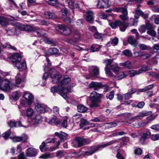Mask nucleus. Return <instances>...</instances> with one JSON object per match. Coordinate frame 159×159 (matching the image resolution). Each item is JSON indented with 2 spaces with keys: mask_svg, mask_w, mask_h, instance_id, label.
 Masks as SVG:
<instances>
[{
  "mask_svg": "<svg viewBox=\"0 0 159 159\" xmlns=\"http://www.w3.org/2000/svg\"><path fill=\"white\" fill-rule=\"evenodd\" d=\"M49 73L52 79V82L53 83L55 84L59 82L57 87L53 86L51 87V92L53 93H58L65 99H66L67 98V93L70 92V89H71L72 87L74 86L75 84L72 83L66 88V85L70 82V78L68 76H65L63 79L59 81L61 77V75L54 68L50 70Z\"/></svg>",
  "mask_w": 159,
  "mask_h": 159,
  "instance_id": "f257e3e1",
  "label": "nucleus"
},
{
  "mask_svg": "<svg viewBox=\"0 0 159 159\" xmlns=\"http://www.w3.org/2000/svg\"><path fill=\"white\" fill-rule=\"evenodd\" d=\"M117 142V140H112L109 142L104 144L98 145L90 147L88 148V150L85 151L83 154V155L85 156H89L94 153L97 151L101 150L103 148L107 146L111 145Z\"/></svg>",
  "mask_w": 159,
  "mask_h": 159,
  "instance_id": "f03ea898",
  "label": "nucleus"
},
{
  "mask_svg": "<svg viewBox=\"0 0 159 159\" xmlns=\"http://www.w3.org/2000/svg\"><path fill=\"white\" fill-rule=\"evenodd\" d=\"M110 26L113 29H115L118 26H120V30L121 31H125L128 26V23L125 21L122 22L119 20H116L109 23Z\"/></svg>",
  "mask_w": 159,
  "mask_h": 159,
  "instance_id": "7ed1b4c3",
  "label": "nucleus"
},
{
  "mask_svg": "<svg viewBox=\"0 0 159 159\" xmlns=\"http://www.w3.org/2000/svg\"><path fill=\"white\" fill-rule=\"evenodd\" d=\"M151 113L152 112L151 111H143L139 113L137 116L132 117H127L125 118V120L128 122L134 121L135 119L141 120L143 117L151 115Z\"/></svg>",
  "mask_w": 159,
  "mask_h": 159,
  "instance_id": "20e7f679",
  "label": "nucleus"
},
{
  "mask_svg": "<svg viewBox=\"0 0 159 159\" xmlns=\"http://www.w3.org/2000/svg\"><path fill=\"white\" fill-rule=\"evenodd\" d=\"M56 29L65 35H69L71 33V30L70 28L64 25H58L57 26Z\"/></svg>",
  "mask_w": 159,
  "mask_h": 159,
  "instance_id": "39448f33",
  "label": "nucleus"
},
{
  "mask_svg": "<svg viewBox=\"0 0 159 159\" xmlns=\"http://www.w3.org/2000/svg\"><path fill=\"white\" fill-rule=\"evenodd\" d=\"M103 98L104 96L102 94L93 91L91 94L90 99L92 102H101V99Z\"/></svg>",
  "mask_w": 159,
  "mask_h": 159,
  "instance_id": "423d86ee",
  "label": "nucleus"
},
{
  "mask_svg": "<svg viewBox=\"0 0 159 159\" xmlns=\"http://www.w3.org/2000/svg\"><path fill=\"white\" fill-rule=\"evenodd\" d=\"M84 139L82 137H76L73 142V146L76 148L80 147L84 144Z\"/></svg>",
  "mask_w": 159,
  "mask_h": 159,
  "instance_id": "0eeeda50",
  "label": "nucleus"
},
{
  "mask_svg": "<svg viewBox=\"0 0 159 159\" xmlns=\"http://www.w3.org/2000/svg\"><path fill=\"white\" fill-rule=\"evenodd\" d=\"M21 56L18 53L13 54L10 57V60L14 66L21 60Z\"/></svg>",
  "mask_w": 159,
  "mask_h": 159,
  "instance_id": "6e6552de",
  "label": "nucleus"
},
{
  "mask_svg": "<svg viewBox=\"0 0 159 159\" xmlns=\"http://www.w3.org/2000/svg\"><path fill=\"white\" fill-rule=\"evenodd\" d=\"M23 97L27 101L28 105H31L34 99V96L30 92L26 91L25 92Z\"/></svg>",
  "mask_w": 159,
  "mask_h": 159,
  "instance_id": "1a4fd4ad",
  "label": "nucleus"
},
{
  "mask_svg": "<svg viewBox=\"0 0 159 159\" xmlns=\"http://www.w3.org/2000/svg\"><path fill=\"white\" fill-rule=\"evenodd\" d=\"M151 135V132L147 131L143 133L139 139V142L141 144L144 143L145 140L150 138Z\"/></svg>",
  "mask_w": 159,
  "mask_h": 159,
  "instance_id": "9d476101",
  "label": "nucleus"
},
{
  "mask_svg": "<svg viewBox=\"0 0 159 159\" xmlns=\"http://www.w3.org/2000/svg\"><path fill=\"white\" fill-rule=\"evenodd\" d=\"M116 11L117 12H121L123 14L120 16V17L122 20H126L128 19L127 11L126 9L122 7H118L116 9Z\"/></svg>",
  "mask_w": 159,
  "mask_h": 159,
  "instance_id": "9b49d317",
  "label": "nucleus"
},
{
  "mask_svg": "<svg viewBox=\"0 0 159 159\" xmlns=\"http://www.w3.org/2000/svg\"><path fill=\"white\" fill-rule=\"evenodd\" d=\"M42 119V117L40 115H36L30 119L31 124L35 125L41 123Z\"/></svg>",
  "mask_w": 159,
  "mask_h": 159,
  "instance_id": "f8f14e48",
  "label": "nucleus"
},
{
  "mask_svg": "<svg viewBox=\"0 0 159 159\" xmlns=\"http://www.w3.org/2000/svg\"><path fill=\"white\" fill-rule=\"evenodd\" d=\"M35 108L39 113H44L47 108V107L46 105L43 104L36 103L35 105Z\"/></svg>",
  "mask_w": 159,
  "mask_h": 159,
  "instance_id": "ddd939ff",
  "label": "nucleus"
},
{
  "mask_svg": "<svg viewBox=\"0 0 159 159\" xmlns=\"http://www.w3.org/2000/svg\"><path fill=\"white\" fill-rule=\"evenodd\" d=\"M14 66L17 67L18 69H19L20 71L25 70L27 68L26 63L25 61L22 60L21 61V60Z\"/></svg>",
  "mask_w": 159,
  "mask_h": 159,
  "instance_id": "4468645a",
  "label": "nucleus"
},
{
  "mask_svg": "<svg viewBox=\"0 0 159 159\" xmlns=\"http://www.w3.org/2000/svg\"><path fill=\"white\" fill-rule=\"evenodd\" d=\"M14 142H19L22 141L23 142H25L27 139V136L26 135L24 134L22 137L15 136L14 137H10Z\"/></svg>",
  "mask_w": 159,
  "mask_h": 159,
  "instance_id": "2eb2a0df",
  "label": "nucleus"
},
{
  "mask_svg": "<svg viewBox=\"0 0 159 159\" xmlns=\"http://www.w3.org/2000/svg\"><path fill=\"white\" fill-rule=\"evenodd\" d=\"M34 32L39 37L45 36L46 34V31L44 29L38 27H35Z\"/></svg>",
  "mask_w": 159,
  "mask_h": 159,
  "instance_id": "dca6fc26",
  "label": "nucleus"
},
{
  "mask_svg": "<svg viewBox=\"0 0 159 159\" xmlns=\"http://www.w3.org/2000/svg\"><path fill=\"white\" fill-rule=\"evenodd\" d=\"M107 0H98L97 7L98 8H104L108 7Z\"/></svg>",
  "mask_w": 159,
  "mask_h": 159,
  "instance_id": "f3484780",
  "label": "nucleus"
},
{
  "mask_svg": "<svg viewBox=\"0 0 159 159\" xmlns=\"http://www.w3.org/2000/svg\"><path fill=\"white\" fill-rule=\"evenodd\" d=\"M26 153L27 156L34 157L35 156L37 153L36 150L33 148H29L26 150Z\"/></svg>",
  "mask_w": 159,
  "mask_h": 159,
  "instance_id": "a211bd4d",
  "label": "nucleus"
},
{
  "mask_svg": "<svg viewBox=\"0 0 159 159\" xmlns=\"http://www.w3.org/2000/svg\"><path fill=\"white\" fill-rule=\"evenodd\" d=\"M86 14V20L89 23H92L94 19L93 12L91 11H87Z\"/></svg>",
  "mask_w": 159,
  "mask_h": 159,
  "instance_id": "6ab92c4d",
  "label": "nucleus"
},
{
  "mask_svg": "<svg viewBox=\"0 0 159 159\" xmlns=\"http://www.w3.org/2000/svg\"><path fill=\"white\" fill-rule=\"evenodd\" d=\"M34 111L33 109L29 107L26 110L24 115L27 117L29 120H30L34 115Z\"/></svg>",
  "mask_w": 159,
  "mask_h": 159,
  "instance_id": "aec40b11",
  "label": "nucleus"
},
{
  "mask_svg": "<svg viewBox=\"0 0 159 159\" xmlns=\"http://www.w3.org/2000/svg\"><path fill=\"white\" fill-rule=\"evenodd\" d=\"M10 20V18L8 17L0 16V25L2 26L5 27L8 25Z\"/></svg>",
  "mask_w": 159,
  "mask_h": 159,
  "instance_id": "412c9836",
  "label": "nucleus"
},
{
  "mask_svg": "<svg viewBox=\"0 0 159 159\" xmlns=\"http://www.w3.org/2000/svg\"><path fill=\"white\" fill-rule=\"evenodd\" d=\"M90 88H93L95 90H97L102 87L101 83H98L96 82H92L89 85Z\"/></svg>",
  "mask_w": 159,
  "mask_h": 159,
  "instance_id": "4be33fe9",
  "label": "nucleus"
},
{
  "mask_svg": "<svg viewBox=\"0 0 159 159\" xmlns=\"http://www.w3.org/2000/svg\"><path fill=\"white\" fill-rule=\"evenodd\" d=\"M9 126L11 127H22L23 126L20 121L16 122L15 121L10 120L8 122Z\"/></svg>",
  "mask_w": 159,
  "mask_h": 159,
  "instance_id": "5701e85b",
  "label": "nucleus"
},
{
  "mask_svg": "<svg viewBox=\"0 0 159 159\" xmlns=\"http://www.w3.org/2000/svg\"><path fill=\"white\" fill-rule=\"evenodd\" d=\"M111 70L115 73H117L120 70V68L116 63H114L110 66Z\"/></svg>",
  "mask_w": 159,
  "mask_h": 159,
  "instance_id": "b1692460",
  "label": "nucleus"
},
{
  "mask_svg": "<svg viewBox=\"0 0 159 159\" xmlns=\"http://www.w3.org/2000/svg\"><path fill=\"white\" fill-rule=\"evenodd\" d=\"M58 50L55 48H51L49 49L46 52L47 55H52L57 54Z\"/></svg>",
  "mask_w": 159,
  "mask_h": 159,
  "instance_id": "393cba45",
  "label": "nucleus"
},
{
  "mask_svg": "<svg viewBox=\"0 0 159 159\" xmlns=\"http://www.w3.org/2000/svg\"><path fill=\"white\" fill-rule=\"evenodd\" d=\"M128 75L127 71H122L116 75V77L118 80H119L126 77Z\"/></svg>",
  "mask_w": 159,
  "mask_h": 159,
  "instance_id": "a878e982",
  "label": "nucleus"
},
{
  "mask_svg": "<svg viewBox=\"0 0 159 159\" xmlns=\"http://www.w3.org/2000/svg\"><path fill=\"white\" fill-rule=\"evenodd\" d=\"M119 65L125 68L131 69L132 67L131 63L129 61H127L124 62L120 63Z\"/></svg>",
  "mask_w": 159,
  "mask_h": 159,
  "instance_id": "bb28decb",
  "label": "nucleus"
},
{
  "mask_svg": "<svg viewBox=\"0 0 159 159\" xmlns=\"http://www.w3.org/2000/svg\"><path fill=\"white\" fill-rule=\"evenodd\" d=\"M57 117L55 116H53L52 117H51L49 119L48 123L49 124H52L54 123L56 125H57L60 122L59 120H57Z\"/></svg>",
  "mask_w": 159,
  "mask_h": 159,
  "instance_id": "cd10ccee",
  "label": "nucleus"
},
{
  "mask_svg": "<svg viewBox=\"0 0 159 159\" xmlns=\"http://www.w3.org/2000/svg\"><path fill=\"white\" fill-rule=\"evenodd\" d=\"M54 157V155L53 153H46L42 155L40 157V158L43 159H47L49 158H52Z\"/></svg>",
  "mask_w": 159,
  "mask_h": 159,
  "instance_id": "c85d7f7f",
  "label": "nucleus"
},
{
  "mask_svg": "<svg viewBox=\"0 0 159 159\" xmlns=\"http://www.w3.org/2000/svg\"><path fill=\"white\" fill-rule=\"evenodd\" d=\"M77 108L78 111L80 112L84 113L88 110V108L82 104L78 105Z\"/></svg>",
  "mask_w": 159,
  "mask_h": 159,
  "instance_id": "c756f323",
  "label": "nucleus"
},
{
  "mask_svg": "<svg viewBox=\"0 0 159 159\" xmlns=\"http://www.w3.org/2000/svg\"><path fill=\"white\" fill-rule=\"evenodd\" d=\"M101 47V46L97 44H93L91 46L90 51L92 52L98 51Z\"/></svg>",
  "mask_w": 159,
  "mask_h": 159,
  "instance_id": "7c9ffc66",
  "label": "nucleus"
},
{
  "mask_svg": "<svg viewBox=\"0 0 159 159\" xmlns=\"http://www.w3.org/2000/svg\"><path fill=\"white\" fill-rule=\"evenodd\" d=\"M21 74L20 73H18L16 76V84H20L23 80L25 78V76L22 77L21 76Z\"/></svg>",
  "mask_w": 159,
  "mask_h": 159,
  "instance_id": "2f4dec72",
  "label": "nucleus"
},
{
  "mask_svg": "<svg viewBox=\"0 0 159 159\" xmlns=\"http://www.w3.org/2000/svg\"><path fill=\"white\" fill-rule=\"evenodd\" d=\"M44 16L47 18L52 19L56 17L55 14L50 12H46L44 13Z\"/></svg>",
  "mask_w": 159,
  "mask_h": 159,
  "instance_id": "473e14b6",
  "label": "nucleus"
},
{
  "mask_svg": "<svg viewBox=\"0 0 159 159\" xmlns=\"http://www.w3.org/2000/svg\"><path fill=\"white\" fill-rule=\"evenodd\" d=\"M47 144L44 141L39 146L40 150L42 152H45L48 151V149L46 147V144Z\"/></svg>",
  "mask_w": 159,
  "mask_h": 159,
  "instance_id": "72a5a7b5",
  "label": "nucleus"
},
{
  "mask_svg": "<svg viewBox=\"0 0 159 159\" xmlns=\"http://www.w3.org/2000/svg\"><path fill=\"white\" fill-rule=\"evenodd\" d=\"M128 42L129 44L134 47L137 46L138 44V42L136 40H134L131 37L128 38Z\"/></svg>",
  "mask_w": 159,
  "mask_h": 159,
  "instance_id": "f704fd0d",
  "label": "nucleus"
},
{
  "mask_svg": "<svg viewBox=\"0 0 159 159\" xmlns=\"http://www.w3.org/2000/svg\"><path fill=\"white\" fill-rule=\"evenodd\" d=\"M128 75L129 74L130 77H133L136 75L140 74V72L139 70H131L127 71Z\"/></svg>",
  "mask_w": 159,
  "mask_h": 159,
  "instance_id": "c9c22d12",
  "label": "nucleus"
},
{
  "mask_svg": "<svg viewBox=\"0 0 159 159\" xmlns=\"http://www.w3.org/2000/svg\"><path fill=\"white\" fill-rule=\"evenodd\" d=\"M117 125V123L115 121H113L107 123L106 124V127L108 128H111L116 127Z\"/></svg>",
  "mask_w": 159,
  "mask_h": 159,
  "instance_id": "e433bc0d",
  "label": "nucleus"
},
{
  "mask_svg": "<svg viewBox=\"0 0 159 159\" xmlns=\"http://www.w3.org/2000/svg\"><path fill=\"white\" fill-rule=\"evenodd\" d=\"M2 46L4 48L11 49L14 50H17L16 48L15 47L11 46L8 43H6L3 44Z\"/></svg>",
  "mask_w": 159,
  "mask_h": 159,
  "instance_id": "4c0bfd02",
  "label": "nucleus"
},
{
  "mask_svg": "<svg viewBox=\"0 0 159 159\" xmlns=\"http://www.w3.org/2000/svg\"><path fill=\"white\" fill-rule=\"evenodd\" d=\"M11 132L9 130L6 132L3 133L2 134V136L4 138L5 140L9 138H10L11 135Z\"/></svg>",
  "mask_w": 159,
  "mask_h": 159,
  "instance_id": "58836bf2",
  "label": "nucleus"
},
{
  "mask_svg": "<svg viewBox=\"0 0 159 159\" xmlns=\"http://www.w3.org/2000/svg\"><path fill=\"white\" fill-rule=\"evenodd\" d=\"M66 3L67 4L69 7L73 10L74 9V2L71 0H66Z\"/></svg>",
  "mask_w": 159,
  "mask_h": 159,
  "instance_id": "ea45409f",
  "label": "nucleus"
},
{
  "mask_svg": "<svg viewBox=\"0 0 159 159\" xmlns=\"http://www.w3.org/2000/svg\"><path fill=\"white\" fill-rule=\"evenodd\" d=\"M66 153L62 151H59L56 152V157L58 158H61L65 155Z\"/></svg>",
  "mask_w": 159,
  "mask_h": 159,
  "instance_id": "a19ab883",
  "label": "nucleus"
},
{
  "mask_svg": "<svg viewBox=\"0 0 159 159\" xmlns=\"http://www.w3.org/2000/svg\"><path fill=\"white\" fill-rule=\"evenodd\" d=\"M118 42V39L116 37H115L113 39L111 40L110 42L108 43L109 44V43H111V44L113 46H115L117 45Z\"/></svg>",
  "mask_w": 159,
  "mask_h": 159,
  "instance_id": "79ce46f5",
  "label": "nucleus"
},
{
  "mask_svg": "<svg viewBox=\"0 0 159 159\" xmlns=\"http://www.w3.org/2000/svg\"><path fill=\"white\" fill-rule=\"evenodd\" d=\"M89 124V122L86 120L84 119H81L80 124V126L81 128H82L84 126L88 125Z\"/></svg>",
  "mask_w": 159,
  "mask_h": 159,
  "instance_id": "37998d69",
  "label": "nucleus"
},
{
  "mask_svg": "<svg viewBox=\"0 0 159 159\" xmlns=\"http://www.w3.org/2000/svg\"><path fill=\"white\" fill-rule=\"evenodd\" d=\"M122 53L126 56L131 57L132 56L131 52L128 49H126L123 51Z\"/></svg>",
  "mask_w": 159,
  "mask_h": 159,
  "instance_id": "c03bdc74",
  "label": "nucleus"
},
{
  "mask_svg": "<svg viewBox=\"0 0 159 159\" xmlns=\"http://www.w3.org/2000/svg\"><path fill=\"white\" fill-rule=\"evenodd\" d=\"M55 138L52 136H49L44 141L46 143H54L55 141Z\"/></svg>",
  "mask_w": 159,
  "mask_h": 159,
  "instance_id": "a18cd8bd",
  "label": "nucleus"
},
{
  "mask_svg": "<svg viewBox=\"0 0 159 159\" xmlns=\"http://www.w3.org/2000/svg\"><path fill=\"white\" fill-rule=\"evenodd\" d=\"M139 46L140 48L143 50H148L150 48L149 46L146 45L144 44H140Z\"/></svg>",
  "mask_w": 159,
  "mask_h": 159,
  "instance_id": "49530a36",
  "label": "nucleus"
},
{
  "mask_svg": "<svg viewBox=\"0 0 159 159\" xmlns=\"http://www.w3.org/2000/svg\"><path fill=\"white\" fill-rule=\"evenodd\" d=\"M151 69V68L150 67L145 66H143L141 68L139 69V70L140 72V74H141L142 72L147 71Z\"/></svg>",
  "mask_w": 159,
  "mask_h": 159,
  "instance_id": "de8ad7c7",
  "label": "nucleus"
},
{
  "mask_svg": "<svg viewBox=\"0 0 159 159\" xmlns=\"http://www.w3.org/2000/svg\"><path fill=\"white\" fill-rule=\"evenodd\" d=\"M12 96L14 99L16 100L18 99L20 95L19 92L16 91L12 93Z\"/></svg>",
  "mask_w": 159,
  "mask_h": 159,
  "instance_id": "09e8293b",
  "label": "nucleus"
},
{
  "mask_svg": "<svg viewBox=\"0 0 159 159\" xmlns=\"http://www.w3.org/2000/svg\"><path fill=\"white\" fill-rule=\"evenodd\" d=\"M149 123L148 120H144L143 121H139L138 123V125L140 126H144Z\"/></svg>",
  "mask_w": 159,
  "mask_h": 159,
  "instance_id": "8fccbe9b",
  "label": "nucleus"
},
{
  "mask_svg": "<svg viewBox=\"0 0 159 159\" xmlns=\"http://www.w3.org/2000/svg\"><path fill=\"white\" fill-rule=\"evenodd\" d=\"M99 73V68L97 66H94L92 72V74L93 75H96Z\"/></svg>",
  "mask_w": 159,
  "mask_h": 159,
  "instance_id": "3c124183",
  "label": "nucleus"
},
{
  "mask_svg": "<svg viewBox=\"0 0 159 159\" xmlns=\"http://www.w3.org/2000/svg\"><path fill=\"white\" fill-rule=\"evenodd\" d=\"M35 27H33L30 25H26L25 31H31L34 32Z\"/></svg>",
  "mask_w": 159,
  "mask_h": 159,
  "instance_id": "603ef678",
  "label": "nucleus"
},
{
  "mask_svg": "<svg viewBox=\"0 0 159 159\" xmlns=\"http://www.w3.org/2000/svg\"><path fill=\"white\" fill-rule=\"evenodd\" d=\"M154 87V85L153 84L148 85L144 89H143L141 90L142 92H143L146 90L149 89H152Z\"/></svg>",
  "mask_w": 159,
  "mask_h": 159,
  "instance_id": "864d4df0",
  "label": "nucleus"
},
{
  "mask_svg": "<svg viewBox=\"0 0 159 159\" xmlns=\"http://www.w3.org/2000/svg\"><path fill=\"white\" fill-rule=\"evenodd\" d=\"M147 33L152 36H155L156 34V31L153 30V29L148 30L147 32Z\"/></svg>",
  "mask_w": 159,
  "mask_h": 159,
  "instance_id": "5fc2aeb1",
  "label": "nucleus"
},
{
  "mask_svg": "<svg viewBox=\"0 0 159 159\" xmlns=\"http://www.w3.org/2000/svg\"><path fill=\"white\" fill-rule=\"evenodd\" d=\"M48 68H44V70L45 71L43 77V80H46L48 75V73L46 71H48Z\"/></svg>",
  "mask_w": 159,
  "mask_h": 159,
  "instance_id": "6e6d98bb",
  "label": "nucleus"
},
{
  "mask_svg": "<svg viewBox=\"0 0 159 159\" xmlns=\"http://www.w3.org/2000/svg\"><path fill=\"white\" fill-rule=\"evenodd\" d=\"M151 139L153 141H156L159 139V134H152L151 136Z\"/></svg>",
  "mask_w": 159,
  "mask_h": 159,
  "instance_id": "4d7b16f0",
  "label": "nucleus"
},
{
  "mask_svg": "<svg viewBox=\"0 0 159 159\" xmlns=\"http://www.w3.org/2000/svg\"><path fill=\"white\" fill-rule=\"evenodd\" d=\"M146 29L145 25H142L139 28V30L141 33H143L146 31Z\"/></svg>",
  "mask_w": 159,
  "mask_h": 159,
  "instance_id": "13d9d810",
  "label": "nucleus"
},
{
  "mask_svg": "<svg viewBox=\"0 0 159 159\" xmlns=\"http://www.w3.org/2000/svg\"><path fill=\"white\" fill-rule=\"evenodd\" d=\"M55 135L56 136H57L59 138L61 139H64L63 136V132H56L55 133Z\"/></svg>",
  "mask_w": 159,
  "mask_h": 159,
  "instance_id": "bf43d9fd",
  "label": "nucleus"
},
{
  "mask_svg": "<svg viewBox=\"0 0 159 159\" xmlns=\"http://www.w3.org/2000/svg\"><path fill=\"white\" fill-rule=\"evenodd\" d=\"M131 94L128 92V93L123 95V97L124 99L127 100L131 97Z\"/></svg>",
  "mask_w": 159,
  "mask_h": 159,
  "instance_id": "052dcab7",
  "label": "nucleus"
},
{
  "mask_svg": "<svg viewBox=\"0 0 159 159\" xmlns=\"http://www.w3.org/2000/svg\"><path fill=\"white\" fill-rule=\"evenodd\" d=\"M54 113L55 114H58L59 112V108L57 106H54L53 108Z\"/></svg>",
  "mask_w": 159,
  "mask_h": 159,
  "instance_id": "680f3d73",
  "label": "nucleus"
},
{
  "mask_svg": "<svg viewBox=\"0 0 159 159\" xmlns=\"http://www.w3.org/2000/svg\"><path fill=\"white\" fill-rule=\"evenodd\" d=\"M145 25L148 31L153 29L152 25L150 23H147Z\"/></svg>",
  "mask_w": 159,
  "mask_h": 159,
  "instance_id": "e2e57ef3",
  "label": "nucleus"
},
{
  "mask_svg": "<svg viewBox=\"0 0 159 159\" xmlns=\"http://www.w3.org/2000/svg\"><path fill=\"white\" fill-rule=\"evenodd\" d=\"M157 116L156 115H151L148 116L145 120L149 121H151L154 120Z\"/></svg>",
  "mask_w": 159,
  "mask_h": 159,
  "instance_id": "0e129e2a",
  "label": "nucleus"
},
{
  "mask_svg": "<svg viewBox=\"0 0 159 159\" xmlns=\"http://www.w3.org/2000/svg\"><path fill=\"white\" fill-rule=\"evenodd\" d=\"M151 56L150 54H141V58L142 59H145L148 58Z\"/></svg>",
  "mask_w": 159,
  "mask_h": 159,
  "instance_id": "69168bd1",
  "label": "nucleus"
},
{
  "mask_svg": "<svg viewBox=\"0 0 159 159\" xmlns=\"http://www.w3.org/2000/svg\"><path fill=\"white\" fill-rule=\"evenodd\" d=\"M151 128L153 130H159V124L152 125Z\"/></svg>",
  "mask_w": 159,
  "mask_h": 159,
  "instance_id": "338daca9",
  "label": "nucleus"
},
{
  "mask_svg": "<svg viewBox=\"0 0 159 159\" xmlns=\"http://www.w3.org/2000/svg\"><path fill=\"white\" fill-rule=\"evenodd\" d=\"M142 150L140 148H137L134 151V153L137 155H140L142 153Z\"/></svg>",
  "mask_w": 159,
  "mask_h": 159,
  "instance_id": "774afa93",
  "label": "nucleus"
}]
</instances>
